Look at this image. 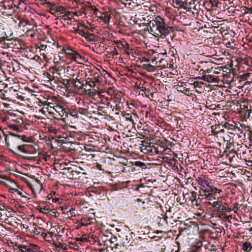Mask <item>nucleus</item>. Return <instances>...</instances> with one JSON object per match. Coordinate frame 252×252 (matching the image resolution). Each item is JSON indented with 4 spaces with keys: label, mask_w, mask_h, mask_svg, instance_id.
<instances>
[{
    "label": "nucleus",
    "mask_w": 252,
    "mask_h": 252,
    "mask_svg": "<svg viewBox=\"0 0 252 252\" xmlns=\"http://www.w3.org/2000/svg\"><path fill=\"white\" fill-rule=\"evenodd\" d=\"M34 183L33 184L31 183L30 182H27V184H28V186L30 188V189L32 191V192L35 194L34 197H36V194H35V191L34 187H35L36 188H37L38 189H41V183L39 179H38L34 178Z\"/></svg>",
    "instance_id": "9d476101"
},
{
    "label": "nucleus",
    "mask_w": 252,
    "mask_h": 252,
    "mask_svg": "<svg viewBox=\"0 0 252 252\" xmlns=\"http://www.w3.org/2000/svg\"><path fill=\"white\" fill-rule=\"evenodd\" d=\"M147 148H148L147 150L148 151L151 150V151H152L153 150H154V152H155L157 154H158L159 152H164V155H165V154H169V152H171V149L168 148H165V147H164L163 144L162 143H161V144H160L159 149L158 147L156 148L155 147H154L153 149H152L151 147H148ZM169 155H172L171 154H169Z\"/></svg>",
    "instance_id": "1a4fd4ad"
},
{
    "label": "nucleus",
    "mask_w": 252,
    "mask_h": 252,
    "mask_svg": "<svg viewBox=\"0 0 252 252\" xmlns=\"http://www.w3.org/2000/svg\"><path fill=\"white\" fill-rule=\"evenodd\" d=\"M229 163L226 161H221L218 159L216 161L214 162V164H213L212 168H216V169L221 170L225 168V166L229 165L232 162L233 158H228Z\"/></svg>",
    "instance_id": "6e6552de"
},
{
    "label": "nucleus",
    "mask_w": 252,
    "mask_h": 252,
    "mask_svg": "<svg viewBox=\"0 0 252 252\" xmlns=\"http://www.w3.org/2000/svg\"><path fill=\"white\" fill-rule=\"evenodd\" d=\"M112 17V14H109L108 13H104V22L105 24H108L110 21V19Z\"/></svg>",
    "instance_id": "473e14b6"
},
{
    "label": "nucleus",
    "mask_w": 252,
    "mask_h": 252,
    "mask_svg": "<svg viewBox=\"0 0 252 252\" xmlns=\"http://www.w3.org/2000/svg\"><path fill=\"white\" fill-rule=\"evenodd\" d=\"M72 86H73L75 88H78L79 90L83 89L84 86H86V84H82L80 86H78V84H76V83L73 82V84H72Z\"/></svg>",
    "instance_id": "79ce46f5"
},
{
    "label": "nucleus",
    "mask_w": 252,
    "mask_h": 252,
    "mask_svg": "<svg viewBox=\"0 0 252 252\" xmlns=\"http://www.w3.org/2000/svg\"><path fill=\"white\" fill-rule=\"evenodd\" d=\"M85 57L81 55L79 53H78L77 52H76L75 53L74 55L73 56V58H72V60L73 61H75L76 62L79 63V61H83L85 60Z\"/></svg>",
    "instance_id": "4be33fe9"
},
{
    "label": "nucleus",
    "mask_w": 252,
    "mask_h": 252,
    "mask_svg": "<svg viewBox=\"0 0 252 252\" xmlns=\"http://www.w3.org/2000/svg\"><path fill=\"white\" fill-rule=\"evenodd\" d=\"M91 33H90L89 32H85L84 31V35H82V36L84 37L86 39H87L88 37H89V34H90Z\"/></svg>",
    "instance_id": "5fc2aeb1"
},
{
    "label": "nucleus",
    "mask_w": 252,
    "mask_h": 252,
    "mask_svg": "<svg viewBox=\"0 0 252 252\" xmlns=\"http://www.w3.org/2000/svg\"><path fill=\"white\" fill-rule=\"evenodd\" d=\"M94 219L93 218H87L81 220V224L82 225H88L94 223Z\"/></svg>",
    "instance_id": "393cba45"
},
{
    "label": "nucleus",
    "mask_w": 252,
    "mask_h": 252,
    "mask_svg": "<svg viewBox=\"0 0 252 252\" xmlns=\"http://www.w3.org/2000/svg\"><path fill=\"white\" fill-rule=\"evenodd\" d=\"M80 27L88 28V27L85 26L84 24L79 23L78 25L77 28H73L74 32L75 33H78L79 35L82 36L84 34V31L82 29H80Z\"/></svg>",
    "instance_id": "a211bd4d"
},
{
    "label": "nucleus",
    "mask_w": 252,
    "mask_h": 252,
    "mask_svg": "<svg viewBox=\"0 0 252 252\" xmlns=\"http://www.w3.org/2000/svg\"><path fill=\"white\" fill-rule=\"evenodd\" d=\"M115 43L118 48L123 49L124 51L130 48L129 44L126 41L122 42L119 40L117 41Z\"/></svg>",
    "instance_id": "4468645a"
},
{
    "label": "nucleus",
    "mask_w": 252,
    "mask_h": 252,
    "mask_svg": "<svg viewBox=\"0 0 252 252\" xmlns=\"http://www.w3.org/2000/svg\"><path fill=\"white\" fill-rule=\"evenodd\" d=\"M216 189L217 190H215V191H214L213 192V194H215L217 192H218L219 193H220V192H221L222 191V190L221 189H217V188H216Z\"/></svg>",
    "instance_id": "774afa93"
},
{
    "label": "nucleus",
    "mask_w": 252,
    "mask_h": 252,
    "mask_svg": "<svg viewBox=\"0 0 252 252\" xmlns=\"http://www.w3.org/2000/svg\"><path fill=\"white\" fill-rule=\"evenodd\" d=\"M71 82H73L75 83H76V82H79L80 84L81 83V82L79 81V79H78L77 78H76L75 79H73V80L71 81Z\"/></svg>",
    "instance_id": "338daca9"
},
{
    "label": "nucleus",
    "mask_w": 252,
    "mask_h": 252,
    "mask_svg": "<svg viewBox=\"0 0 252 252\" xmlns=\"http://www.w3.org/2000/svg\"><path fill=\"white\" fill-rule=\"evenodd\" d=\"M42 4L45 5L46 7L48 9V11L51 10H55L56 8H57L58 5L56 4L51 2L49 1H47V0H45L44 3H42Z\"/></svg>",
    "instance_id": "f3484780"
},
{
    "label": "nucleus",
    "mask_w": 252,
    "mask_h": 252,
    "mask_svg": "<svg viewBox=\"0 0 252 252\" xmlns=\"http://www.w3.org/2000/svg\"><path fill=\"white\" fill-rule=\"evenodd\" d=\"M11 190H15V191L21 197H26V195H25V194H26V193L25 192H23L21 190H19V189H11Z\"/></svg>",
    "instance_id": "4c0bfd02"
},
{
    "label": "nucleus",
    "mask_w": 252,
    "mask_h": 252,
    "mask_svg": "<svg viewBox=\"0 0 252 252\" xmlns=\"http://www.w3.org/2000/svg\"><path fill=\"white\" fill-rule=\"evenodd\" d=\"M180 91L182 93H184L185 94H188V93L189 92V90L188 88H187V89L184 88L183 90H180Z\"/></svg>",
    "instance_id": "603ef678"
},
{
    "label": "nucleus",
    "mask_w": 252,
    "mask_h": 252,
    "mask_svg": "<svg viewBox=\"0 0 252 252\" xmlns=\"http://www.w3.org/2000/svg\"><path fill=\"white\" fill-rule=\"evenodd\" d=\"M210 204L212 206L217 208L218 210H220L221 208V203L219 201H214Z\"/></svg>",
    "instance_id": "72a5a7b5"
},
{
    "label": "nucleus",
    "mask_w": 252,
    "mask_h": 252,
    "mask_svg": "<svg viewBox=\"0 0 252 252\" xmlns=\"http://www.w3.org/2000/svg\"><path fill=\"white\" fill-rule=\"evenodd\" d=\"M238 133H237V134L238 135L239 138L241 137V134H243L244 135H245V133H244L242 129L238 128Z\"/></svg>",
    "instance_id": "3c124183"
},
{
    "label": "nucleus",
    "mask_w": 252,
    "mask_h": 252,
    "mask_svg": "<svg viewBox=\"0 0 252 252\" xmlns=\"http://www.w3.org/2000/svg\"><path fill=\"white\" fill-rule=\"evenodd\" d=\"M205 72L206 73V74H213L215 73H217V72L215 70H213L212 68L209 69L207 68L206 69H204Z\"/></svg>",
    "instance_id": "ea45409f"
},
{
    "label": "nucleus",
    "mask_w": 252,
    "mask_h": 252,
    "mask_svg": "<svg viewBox=\"0 0 252 252\" xmlns=\"http://www.w3.org/2000/svg\"><path fill=\"white\" fill-rule=\"evenodd\" d=\"M172 2L174 4H175L176 6L174 5L173 6L175 7L178 6L179 8H184V9H187V3L185 2V0H172Z\"/></svg>",
    "instance_id": "ddd939ff"
},
{
    "label": "nucleus",
    "mask_w": 252,
    "mask_h": 252,
    "mask_svg": "<svg viewBox=\"0 0 252 252\" xmlns=\"http://www.w3.org/2000/svg\"><path fill=\"white\" fill-rule=\"evenodd\" d=\"M208 62H201L197 66L198 70L199 68H203L204 64L208 63ZM196 79H200L207 82H217L218 79L217 77L213 75V74H206L204 68H201L199 71L198 75L195 77Z\"/></svg>",
    "instance_id": "20e7f679"
},
{
    "label": "nucleus",
    "mask_w": 252,
    "mask_h": 252,
    "mask_svg": "<svg viewBox=\"0 0 252 252\" xmlns=\"http://www.w3.org/2000/svg\"><path fill=\"white\" fill-rule=\"evenodd\" d=\"M94 35L93 33H91L90 34H89V37H88L87 40L88 41H94Z\"/></svg>",
    "instance_id": "a18cd8bd"
},
{
    "label": "nucleus",
    "mask_w": 252,
    "mask_h": 252,
    "mask_svg": "<svg viewBox=\"0 0 252 252\" xmlns=\"http://www.w3.org/2000/svg\"><path fill=\"white\" fill-rule=\"evenodd\" d=\"M55 110L59 113L62 117L66 118L68 117L67 111L62 105H57L54 107Z\"/></svg>",
    "instance_id": "f8f14e48"
},
{
    "label": "nucleus",
    "mask_w": 252,
    "mask_h": 252,
    "mask_svg": "<svg viewBox=\"0 0 252 252\" xmlns=\"http://www.w3.org/2000/svg\"><path fill=\"white\" fill-rule=\"evenodd\" d=\"M203 83L202 82H199L197 81H195L194 82V85L195 87H201V85H203Z\"/></svg>",
    "instance_id": "09e8293b"
},
{
    "label": "nucleus",
    "mask_w": 252,
    "mask_h": 252,
    "mask_svg": "<svg viewBox=\"0 0 252 252\" xmlns=\"http://www.w3.org/2000/svg\"><path fill=\"white\" fill-rule=\"evenodd\" d=\"M220 210H221L222 212H231L232 210L230 208L226 207L224 206H222Z\"/></svg>",
    "instance_id": "a19ab883"
},
{
    "label": "nucleus",
    "mask_w": 252,
    "mask_h": 252,
    "mask_svg": "<svg viewBox=\"0 0 252 252\" xmlns=\"http://www.w3.org/2000/svg\"><path fill=\"white\" fill-rule=\"evenodd\" d=\"M68 116L70 115L74 118L78 119L79 118V114L78 113L77 110L73 111L72 112H68L67 111Z\"/></svg>",
    "instance_id": "f704fd0d"
},
{
    "label": "nucleus",
    "mask_w": 252,
    "mask_h": 252,
    "mask_svg": "<svg viewBox=\"0 0 252 252\" xmlns=\"http://www.w3.org/2000/svg\"><path fill=\"white\" fill-rule=\"evenodd\" d=\"M64 139L60 140L63 142H66V143L78 144L79 141L82 140L84 136L81 132L69 131L65 134Z\"/></svg>",
    "instance_id": "423d86ee"
},
{
    "label": "nucleus",
    "mask_w": 252,
    "mask_h": 252,
    "mask_svg": "<svg viewBox=\"0 0 252 252\" xmlns=\"http://www.w3.org/2000/svg\"><path fill=\"white\" fill-rule=\"evenodd\" d=\"M88 108H89L88 107H87V108L79 107L78 109L77 110L78 113V114H80L81 115H84L86 116H88L89 114H90V113L88 110Z\"/></svg>",
    "instance_id": "a878e982"
},
{
    "label": "nucleus",
    "mask_w": 252,
    "mask_h": 252,
    "mask_svg": "<svg viewBox=\"0 0 252 252\" xmlns=\"http://www.w3.org/2000/svg\"><path fill=\"white\" fill-rule=\"evenodd\" d=\"M80 172L79 171H77L76 170H72L71 171V175L69 177V178L70 179H73V178H75L74 177V173H76V174H79Z\"/></svg>",
    "instance_id": "37998d69"
},
{
    "label": "nucleus",
    "mask_w": 252,
    "mask_h": 252,
    "mask_svg": "<svg viewBox=\"0 0 252 252\" xmlns=\"http://www.w3.org/2000/svg\"><path fill=\"white\" fill-rule=\"evenodd\" d=\"M223 138L224 141L227 142H228L230 139L229 135L227 133L224 135Z\"/></svg>",
    "instance_id": "49530a36"
},
{
    "label": "nucleus",
    "mask_w": 252,
    "mask_h": 252,
    "mask_svg": "<svg viewBox=\"0 0 252 252\" xmlns=\"http://www.w3.org/2000/svg\"><path fill=\"white\" fill-rule=\"evenodd\" d=\"M198 184L200 186V195L209 197L213 195L216 188L213 187V183L207 178H199L198 180Z\"/></svg>",
    "instance_id": "7ed1b4c3"
},
{
    "label": "nucleus",
    "mask_w": 252,
    "mask_h": 252,
    "mask_svg": "<svg viewBox=\"0 0 252 252\" xmlns=\"http://www.w3.org/2000/svg\"><path fill=\"white\" fill-rule=\"evenodd\" d=\"M57 8H56L55 10H50L49 11L50 12V13L53 15H56V14L58 13L57 12V10H56Z\"/></svg>",
    "instance_id": "6e6d98bb"
},
{
    "label": "nucleus",
    "mask_w": 252,
    "mask_h": 252,
    "mask_svg": "<svg viewBox=\"0 0 252 252\" xmlns=\"http://www.w3.org/2000/svg\"><path fill=\"white\" fill-rule=\"evenodd\" d=\"M136 136H137V138H139L140 139H143V137H144V136L141 134V133H138L137 134H136Z\"/></svg>",
    "instance_id": "680f3d73"
},
{
    "label": "nucleus",
    "mask_w": 252,
    "mask_h": 252,
    "mask_svg": "<svg viewBox=\"0 0 252 252\" xmlns=\"http://www.w3.org/2000/svg\"><path fill=\"white\" fill-rule=\"evenodd\" d=\"M37 209L38 211L45 214H47L49 212V209L45 207H42L40 206H38Z\"/></svg>",
    "instance_id": "c9c22d12"
},
{
    "label": "nucleus",
    "mask_w": 252,
    "mask_h": 252,
    "mask_svg": "<svg viewBox=\"0 0 252 252\" xmlns=\"http://www.w3.org/2000/svg\"><path fill=\"white\" fill-rule=\"evenodd\" d=\"M1 131H3V130L0 127V143L1 142H3L2 136H1V133H2V132H1Z\"/></svg>",
    "instance_id": "0e129e2a"
},
{
    "label": "nucleus",
    "mask_w": 252,
    "mask_h": 252,
    "mask_svg": "<svg viewBox=\"0 0 252 252\" xmlns=\"http://www.w3.org/2000/svg\"><path fill=\"white\" fill-rule=\"evenodd\" d=\"M88 4L90 5L89 7H90L91 9L94 11V14L97 15V12H98V9L96 8L94 5H92L91 3L89 2Z\"/></svg>",
    "instance_id": "e433bc0d"
},
{
    "label": "nucleus",
    "mask_w": 252,
    "mask_h": 252,
    "mask_svg": "<svg viewBox=\"0 0 252 252\" xmlns=\"http://www.w3.org/2000/svg\"><path fill=\"white\" fill-rule=\"evenodd\" d=\"M8 127L10 130L14 131L15 133H18L21 130V125L14 124H9Z\"/></svg>",
    "instance_id": "dca6fc26"
},
{
    "label": "nucleus",
    "mask_w": 252,
    "mask_h": 252,
    "mask_svg": "<svg viewBox=\"0 0 252 252\" xmlns=\"http://www.w3.org/2000/svg\"><path fill=\"white\" fill-rule=\"evenodd\" d=\"M159 58L155 57L153 59H152V63H154V62H160V61H158Z\"/></svg>",
    "instance_id": "bf43d9fd"
},
{
    "label": "nucleus",
    "mask_w": 252,
    "mask_h": 252,
    "mask_svg": "<svg viewBox=\"0 0 252 252\" xmlns=\"http://www.w3.org/2000/svg\"><path fill=\"white\" fill-rule=\"evenodd\" d=\"M19 249L20 252H28L29 249L31 248L30 246L25 245H20V246H16Z\"/></svg>",
    "instance_id": "2f4dec72"
},
{
    "label": "nucleus",
    "mask_w": 252,
    "mask_h": 252,
    "mask_svg": "<svg viewBox=\"0 0 252 252\" xmlns=\"http://www.w3.org/2000/svg\"><path fill=\"white\" fill-rule=\"evenodd\" d=\"M62 19L64 20H70L71 18L70 17H68L65 16V15H63L62 17Z\"/></svg>",
    "instance_id": "052dcab7"
},
{
    "label": "nucleus",
    "mask_w": 252,
    "mask_h": 252,
    "mask_svg": "<svg viewBox=\"0 0 252 252\" xmlns=\"http://www.w3.org/2000/svg\"><path fill=\"white\" fill-rule=\"evenodd\" d=\"M167 160V165L172 168H177V166L176 165V158H166Z\"/></svg>",
    "instance_id": "b1692460"
},
{
    "label": "nucleus",
    "mask_w": 252,
    "mask_h": 252,
    "mask_svg": "<svg viewBox=\"0 0 252 252\" xmlns=\"http://www.w3.org/2000/svg\"><path fill=\"white\" fill-rule=\"evenodd\" d=\"M133 165L139 167L142 169H146L147 168V164L141 161H135L134 164H133Z\"/></svg>",
    "instance_id": "c85d7f7f"
},
{
    "label": "nucleus",
    "mask_w": 252,
    "mask_h": 252,
    "mask_svg": "<svg viewBox=\"0 0 252 252\" xmlns=\"http://www.w3.org/2000/svg\"><path fill=\"white\" fill-rule=\"evenodd\" d=\"M150 32L156 37L165 38L172 30V28L167 26L164 20L160 16H157L155 19L149 23Z\"/></svg>",
    "instance_id": "f03ea898"
},
{
    "label": "nucleus",
    "mask_w": 252,
    "mask_h": 252,
    "mask_svg": "<svg viewBox=\"0 0 252 252\" xmlns=\"http://www.w3.org/2000/svg\"><path fill=\"white\" fill-rule=\"evenodd\" d=\"M88 94L91 96H94L96 95V93L95 92L92 91L91 90H89Z\"/></svg>",
    "instance_id": "864d4df0"
},
{
    "label": "nucleus",
    "mask_w": 252,
    "mask_h": 252,
    "mask_svg": "<svg viewBox=\"0 0 252 252\" xmlns=\"http://www.w3.org/2000/svg\"><path fill=\"white\" fill-rule=\"evenodd\" d=\"M244 160L248 166L252 167V159L250 160V159H247V158H244Z\"/></svg>",
    "instance_id": "de8ad7c7"
},
{
    "label": "nucleus",
    "mask_w": 252,
    "mask_h": 252,
    "mask_svg": "<svg viewBox=\"0 0 252 252\" xmlns=\"http://www.w3.org/2000/svg\"><path fill=\"white\" fill-rule=\"evenodd\" d=\"M150 61V60L149 59L146 58V57H142L141 59V62H149Z\"/></svg>",
    "instance_id": "4d7b16f0"
},
{
    "label": "nucleus",
    "mask_w": 252,
    "mask_h": 252,
    "mask_svg": "<svg viewBox=\"0 0 252 252\" xmlns=\"http://www.w3.org/2000/svg\"><path fill=\"white\" fill-rule=\"evenodd\" d=\"M6 40H9L8 36L4 30L2 29L0 31V43L4 42Z\"/></svg>",
    "instance_id": "5701e85b"
},
{
    "label": "nucleus",
    "mask_w": 252,
    "mask_h": 252,
    "mask_svg": "<svg viewBox=\"0 0 252 252\" xmlns=\"http://www.w3.org/2000/svg\"><path fill=\"white\" fill-rule=\"evenodd\" d=\"M108 107L103 106H98L97 108V114L98 115L104 116L107 114Z\"/></svg>",
    "instance_id": "412c9836"
},
{
    "label": "nucleus",
    "mask_w": 252,
    "mask_h": 252,
    "mask_svg": "<svg viewBox=\"0 0 252 252\" xmlns=\"http://www.w3.org/2000/svg\"><path fill=\"white\" fill-rule=\"evenodd\" d=\"M76 51H75V50H73L70 47H68L66 49H65V48H63L62 49V52H60L59 53V57L60 58H61V57H63V56H61L60 55H63V54H64L66 56L70 57L71 59H72V58H73V57L75 53H76Z\"/></svg>",
    "instance_id": "9b49d317"
},
{
    "label": "nucleus",
    "mask_w": 252,
    "mask_h": 252,
    "mask_svg": "<svg viewBox=\"0 0 252 252\" xmlns=\"http://www.w3.org/2000/svg\"><path fill=\"white\" fill-rule=\"evenodd\" d=\"M98 82V80L96 79L95 78H91L89 77L86 79V84L89 85L92 88L96 86Z\"/></svg>",
    "instance_id": "2eb2a0df"
},
{
    "label": "nucleus",
    "mask_w": 252,
    "mask_h": 252,
    "mask_svg": "<svg viewBox=\"0 0 252 252\" xmlns=\"http://www.w3.org/2000/svg\"><path fill=\"white\" fill-rule=\"evenodd\" d=\"M56 10H57V12L59 13H64V12H65V9L64 8V7L60 5H58L57 9H56Z\"/></svg>",
    "instance_id": "58836bf2"
},
{
    "label": "nucleus",
    "mask_w": 252,
    "mask_h": 252,
    "mask_svg": "<svg viewBox=\"0 0 252 252\" xmlns=\"http://www.w3.org/2000/svg\"><path fill=\"white\" fill-rule=\"evenodd\" d=\"M37 249V246H32V248H30L29 250L28 251V252H37L36 250Z\"/></svg>",
    "instance_id": "c03bdc74"
},
{
    "label": "nucleus",
    "mask_w": 252,
    "mask_h": 252,
    "mask_svg": "<svg viewBox=\"0 0 252 252\" xmlns=\"http://www.w3.org/2000/svg\"><path fill=\"white\" fill-rule=\"evenodd\" d=\"M15 118L11 120L12 122H15V124L22 125L24 123V121L22 119L18 118L17 116L14 115Z\"/></svg>",
    "instance_id": "7c9ffc66"
},
{
    "label": "nucleus",
    "mask_w": 252,
    "mask_h": 252,
    "mask_svg": "<svg viewBox=\"0 0 252 252\" xmlns=\"http://www.w3.org/2000/svg\"><path fill=\"white\" fill-rule=\"evenodd\" d=\"M71 12L69 11H66L65 10V12H64V15L68 17H69V16L71 15Z\"/></svg>",
    "instance_id": "e2e57ef3"
},
{
    "label": "nucleus",
    "mask_w": 252,
    "mask_h": 252,
    "mask_svg": "<svg viewBox=\"0 0 252 252\" xmlns=\"http://www.w3.org/2000/svg\"><path fill=\"white\" fill-rule=\"evenodd\" d=\"M122 3L127 8H131V7H133V5H131L132 4V0H122Z\"/></svg>",
    "instance_id": "cd10ccee"
},
{
    "label": "nucleus",
    "mask_w": 252,
    "mask_h": 252,
    "mask_svg": "<svg viewBox=\"0 0 252 252\" xmlns=\"http://www.w3.org/2000/svg\"><path fill=\"white\" fill-rule=\"evenodd\" d=\"M74 163H77V162L71 161L67 158H55L54 164L56 170L66 169L69 170L71 168L70 165L76 166Z\"/></svg>",
    "instance_id": "39448f33"
},
{
    "label": "nucleus",
    "mask_w": 252,
    "mask_h": 252,
    "mask_svg": "<svg viewBox=\"0 0 252 252\" xmlns=\"http://www.w3.org/2000/svg\"><path fill=\"white\" fill-rule=\"evenodd\" d=\"M112 53L113 55H118L119 54V53L116 48H114V50L112 51Z\"/></svg>",
    "instance_id": "69168bd1"
},
{
    "label": "nucleus",
    "mask_w": 252,
    "mask_h": 252,
    "mask_svg": "<svg viewBox=\"0 0 252 252\" xmlns=\"http://www.w3.org/2000/svg\"><path fill=\"white\" fill-rule=\"evenodd\" d=\"M159 58L155 57L153 59H152V63H154V62H160V61H158Z\"/></svg>",
    "instance_id": "13d9d810"
},
{
    "label": "nucleus",
    "mask_w": 252,
    "mask_h": 252,
    "mask_svg": "<svg viewBox=\"0 0 252 252\" xmlns=\"http://www.w3.org/2000/svg\"><path fill=\"white\" fill-rule=\"evenodd\" d=\"M225 130L224 129H221L220 130H219L218 131H215L214 132V135H216L217 134L221 133H224Z\"/></svg>",
    "instance_id": "8fccbe9b"
},
{
    "label": "nucleus",
    "mask_w": 252,
    "mask_h": 252,
    "mask_svg": "<svg viewBox=\"0 0 252 252\" xmlns=\"http://www.w3.org/2000/svg\"><path fill=\"white\" fill-rule=\"evenodd\" d=\"M61 83L63 84L66 88H69L73 84V82L70 81V79L61 78L60 80Z\"/></svg>",
    "instance_id": "6ab92c4d"
},
{
    "label": "nucleus",
    "mask_w": 252,
    "mask_h": 252,
    "mask_svg": "<svg viewBox=\"0 0 252 252\" xmlns=\"http://www.w3.org/2000/svg\"><path fill=\"white\" fill-rule=\"evenodd\" d=\"M39 49L40 52L45 51L48 54L50 50V47L46 44H41L39 46Z\"/></svg>",
    "instance_id": "bb28decb"
},
{
    "label": "nucleus",
    "mask_w": 252,
    "mask_h": 252,
    "mask_svg": "<svg viewBox=\"0 0 252 252\" xmlns=\"http://www.w3.org/2000/svg\"><path fill=\"white\" fill-rule=\"evenodd\" d=\"M206 160H204V166H207V167H210L211 169L212 168L213 166V162L212 161V158H206Z\"/></svg>",
    "instance_id": "c756f323"
},
{
    "label": "nucleus",
    "mask_w": 252,
    "mask_h": 252,
    "mask_svg": "<svg viewBox=\"0 0 252 252\" xmlns=\"http://www.w3.org/2000/svg\"><path fill=\"white\" fill-rule=\"evenodd\" d=\"M50 131L53 132L55 133V134H56V135L54 137H53L52 138V142H54L53 140H54V142H57L58 143H60L61 145H62L64 143H66V142H63V141L62 140H62V139H64V138H65V134H66V133H62V134H58V133H57V130L55 128H52L50 129Z\"/></svg>",
    "instance_id": "0eeeda50"
},
{
    "label": "nucleus",
    "mask_w": 252,
    "mask_h": 252,
    "mask_svg": "<svg viewBox=\"0 0 252 252\" xmlns=\"http://www.w3.org/2000/svg\"><path fill=\"white\" fill-rule=\"evenodd\" d=\"M242 249L246 252H250L252 250V242H245L242 244Z\"/></svg>",
    "instance_id": "aec40b11"
},
{
    "label": "nucleus",
    "mask_w": 252,
    "mask_h": 252,
    "mask_svg": "<svg viewBox=\"0 0 252 252\" xmlns=\"http://www.w3.org/2000/svg\"><path fill=\"white\" fill-rule=\"evenodd\" d=\"M1 132L5 137L6 145L11 152L17 155H19V153H25L23 143L28 142V138L25 134L10 131H8V134H6L4 131Z\"/></svg>",
    "instance_id": "f257e3e1"
}]
</instances>
